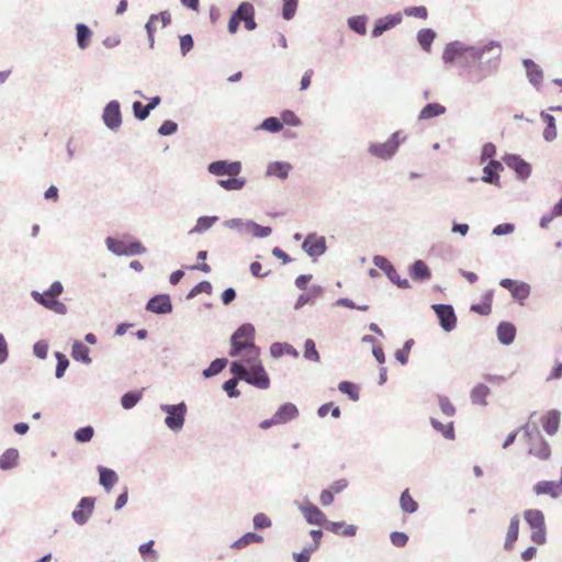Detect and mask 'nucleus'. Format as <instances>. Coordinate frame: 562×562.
<instances>
[{"label": "nucleus", "instance_id": "f257e3e1", "mask_svg": "<svg viewBox=\"0 0 562 562\" xmlns=\"http://www.w3.org/2000/svg\"><path fill=\"white\" fill-rule=\"evenodd\" d=\"M229 372L232 378L222 385V389L229 398H237L240 395V391L237 389L239 381H245L260 390H267L270 386V378L267 372L258 373L257 371L245 369L240 362H231Z\"/></svg>", "mask_w": 562, "mask_h": 562}, {"label": "nucleus", "instance_id": "f03ea898", "mask_svg": "<svg viewBox=\"0 0 562 562\" xmlns=\"http://www.w3.org/2000/svg\"><path fill=\"white\" fill-rule=\"evenodd\" d=\"M231 349L228 355L231 357H238L243 352L245 356L238 360H233L232 362H240L243 363V368L260 372H267L261 360H260V348L255 345L254 341H241V340H233L229 339Z\"/></svg>", "mask_w": 562, "mask_h": 562}, {"label": "nucleus", "instance_id": "7ed1b4c3", "mask_svg": "<svg viewBox=\"0 0 562 562\" xmlns=\"http://www.w3.org/2000/svg\"><path fill=\"white\" fill-rule=\"evenodd\" d=\"M502 48L496 41H490L485 45L471 48V57L479 61V68L488 74L497 70L501 60Z\"/></svg>", "mask_w": 562, "mask_h": 562}, {"label": "nucleus", "instance_id": "20e7f679", "mask_svg": "<svg viewBox=\"0 0 562 562\" xmlns=\"http://www.w3.org/2000/svg\"><path fill=\"white\" fill-rule=\"evenodd\" d=\"M297 505L299 510L304 516L306 522L313 526H324L327 531L333 533H339V528L345 525V521H330L327 519L326 515L313 503L310 501H304L302 504L299 502H294Z\"/></svg>", "mask_w": 562, "mask_h": 562}, {"label": "nucleus", "instance_id": "39448f33", "mask_svg": "<svg viewBox=\"0 0 562 562\" xmlns=\"http://www.w3.org/2000/svg\"><path fill=\"white\" fill-rule=\"evenodd\" d=\"M406 138L407 135L403 131H396L392 133L384 143H370L368 153L379 159L390 160L396 155L401 144H403Z\"/></svg>", "mask_w": 562, "mask_h": 562}, {"label": "nucleus", "instance_id": "423d86ee", "mask_svg": "<svg viewBox=\"0 0 562 562\" xmlns=\"http://www.w3.org/2000/svg\"><path fill=\"white\" fill-rule=\"evenodd\" d=\"M159 408L162 413L166 414L164 420L166 427L176 434L181 431L184 426L186 416L188 413V406L186 402L181 401L177 404H160Z\"/></svg>", "mask_w": 562, "mask_h": 562}, {"label": "nucleus", "instance_id": "0eeeda50", "mask_svg": "<svg viewBox=\"0 0 562 562\" xmlns=\"http://www.w3.org/2000/svg\"><path fill=\"white\" fill-rule=\"evenodd\" d=\"M524 518L531 530V541L538 546L544 544L547 542V527L543 513L540 509H526Z\"/></svg>", "mask_w": 562, "mask_h": 562}, {"label": "nucleus", "instance_id": "6e6552de", "mask_svg": "<svg viewBox=\"0 0 562 562\" xmlns=\"http://www.w3.org/2000/svg\"><path fill=\"white\" fill-rule=\"evenodd\" d=\"M105 245L109 251L116 256H136L146 252V247L136 238L131 237L130 243L117 239L115 237H106Z\"/></svg>", "mask_w": 562, "mask_h": 562}, {"label": "nucleus", "instance_id": "1a4fd4ad", "mask_svg": "<svg viewBox=\"0 0 562 562\" xmlns=\"http://www.w3.org/2000/svg\"><path fill=\"white\" fill-rule=\"evenodd\" d=\"M373 265L384 272L390 282L400 289H411L412 285L407 279H402L397 273L394 265L384 256L375 255L372 259Z\"/></svg>", "mask_w": 562, "mask_h": 562}, {"label": "nucleus", "instance_id": "9d476101", "mask_svg": "<svg viewBox=\"0 0 562 562\" xmlns=\"http://www.w3.org/2000/svg\"><path fill=\"white\" fill-rule=\"evenodd\" d=\"M243 165L238 160L220 159L207 165V171L216 177L239 176Z\"/></svg>", "mask_w": 562, "mask_h": 562}, {"label": "nucleus", "instance_id": "9b49d317", "mask_svg": "<svg viewBox=\"0 0 562 562\" xmlns=\"http://www.w3.org/2000/svg\"><path fill=\"white\" fill-rule=\"evenodd\" d=\"M95 498L92 496H83L79 499L75 509L71 513V518L79 525H86L94 510Z\"/></svg>", "mask_w": 562, "mask_h": 562}, {"label": "nucleus", "instance_id": "f8f14e48", "mask_svg": "<svg viewBox=\"0 0 562 562\" xmlns=\"http://www.w3.org/2000/svg\"><path fill=\"white\" fill-rule=\"evenodd\" d=\"M432 310L439 321L442 330L450 333L457 326V315L454 308L450 304H434Z\"/></svg>", "mask_w": 562, "mask_h": 562}, {"label": "nucleus", "instance_id": "ddd939ff", "mask_svg": "<svg viewBox=\"0 0 562 562\" xmlns=\"http://www.w3.org/2000/svg\"><path fill=\"white\" fill-rule=\"evenodd\" d=\"M102 121L111 131H117L122 125L121 104L117 100H111L105 104L102 112Z\"/></svg>", "mask_w": 562, "mask_h": 562}, {"label": "nucleus", "instance_id": "4468645a", "mask_svg": "<svg viewBox=\"0 0 562 562\" xmlns=\"http://www.w3.org/2000/svg\"><path fill=\"white\" fill-rule=\"evenodd\" d=\"M499 285L510 292L512 297L520 305L530 295L531 288L524 281L504 278L499 281Z\"/></svg>", "mask_w": 562, "mask_h": 562}, {"label": "nucleus", "instance_id": "2eb2a0df", "mask_svg": "<svg viewBox=\"0 0 562 562\" xmlns=\"http://www.w3.org/2000/svg\"><path fill=\"white\" fill-rule=\"evenodd\" d=\"M504 164L513 169L520 181H526L531 175V165L517 154H506L503 157Z\"/></svg>", "mask_w": 562, "mask_h": 562}, {"label": "nucleus", "instance_id": "dca6fc26", "mask_svg": "<svg viewBox=\"0 0 562 562\" xmlns=\"http://www.w3.org/2000/svg\"><path fill=\"white\" fill-rule=\"evenodd\" d=\"M302 249L312 258L321 257L327 250L326 238L316 233H310L304 238Z\"/></svg>", "mask_w": 562, "mask_h": 562}, {"label": "nucleus", "instance_id": "f3484780", "mask_svg": "<svg viewBox=\"0 0 562 562\" xmlns=\"http://www.w3.org/2000/svg\"><path fill=\"white\" fill-rule=\"evenodd\" d=\"M147 312L167 315L172 312V302L169 294L160 293L151 296L145 306Z\"/></svg>", "mask_w": 562, "mask_h": 562}, {"label": "nucleus", "instance_id": "a211bd4d", "mask_svg": "<svg viewBox=\"0 0 562 562\" xmlns=\"http://www.w3.org/2000/svg\"><path fill=\"white\" fill-rule=\"evenodd\" d=\"M471 48H474V46L465 45L460 41L451 42L445 47L442 60L447 65L452 64L467 53L471 55Z\"/></svg>", "mask_w": 562, "mask_h": 562}, {"label": "nucleus", "instance_id": "6ab92c4d", "mask_svg": "<svg viewBox=\"0 0 562 562\" xmlns=\"http://www.w3.org/2000/svg\"><path fill=\"white\" fill-rule=\"evenodd\" d=\"M402 19H403V16H402L401 12L387 14L385 16L378 19L374 22V25H373V29L371 32L372 37H380L384 32H386V31L393 29L394 26H396L397 24H400L402 22Z\"/></svg>", "mask_w": 562, "mask_h": 562}, {"label": "nucleus", "instance_id": "aec40b11", "mask_svg": "<svg viewBox=\"0 0 562 562\" xmlns=\"http://www.w3.org/2000/svg\"><path fill=\"white\" fill-rule=\"evenodd\" d=\"M32 299L40 305L44 306L45 308L53 311L54 313L58 315H65L67 314V306L60 302L59 300L45 297V294H42L41 292L33 290L31 291Z\"/></svg>", "mask_w": 562, "mask_h": 562}, {"label": "nucleus", "instance_id": "412c9836", "mask_svg": "<svg viewBox=\"0 0 562 562\" xmlns=\"http://www.w3.org/2000/svg\"><path fill=\"white\" fill-rule=\"evenodd\" d=\"M408 274L413 281L420 283L431 279V270L422 259H416L408 266Z\"/></svg>", "mask_w": 562, "mask_h": 562}, {"label": "nucleus", "instance_id": "4be33fe9", "mask_svg": "<svg viewBox=\"0 0 562 562\" xmlns=\"http://www.w3.org/2000/svg\"><path fill=\"white\" fill-rule=\"evenodd\" d=\"M503 170V164L496 159H492L483 167L481 180L485 183L501 187L499 172Z\"/></svg>", "mask_w": 562, "mask_h": 562}, {"label": "nucleus", "instance_id": "5701e85b", "mask_svg": "<svg viewBox=\"0 0 562 562\" xmlns=\"http://www.w3.org/2000/svg\"><path fill=\"white\" fill-rule=\"evenodd\" d=\"M532 490L537 495H549L552 498H559L562 495V484L559 481H539Z\"/></svg>", "mask_w": 562, "mask_h": 562}, {"label": "nucleus", "instance_id": "b1692460", "mask_svg": "<svg viewBox=\"0 0 562 562\" xmlns=\"http://www.w3.org/2000/svg\"><path fill=\"white\" fill-rule=\"evenodd\" d=\"M522 66L526 69L528 81L535 87L539 88L543 79V70L532 59H522Z\"/></svg>", "mask_w": 562, "mask_h": 562}, {"label": "nucleus", "instance_id": "393cba45", "mask_svg": "<svg viewBox=\"0 0 562 562\" xmlns=\"http://www.w3.org/2000/svg\"><path fill=\"white\" fill-rule=\"evenodd\" d=\"M250 7L251 2H240L238 8L232 13L227 25L229 33L235 34L238 31L240 23L245 22L246 13H248Z\"/></svg>", "mask_w": 562, "mask_h": 562}, {"label": "nucleus", "instance_id": "a878e982", "mask_svg": "<svg viewBox=\"0 0 562 562\" xmlns=\"http://www.w3.org/2000/svg\"><path fill=\"white\" fill-rule=\"evenodd\" d=\"M496 335L502 345L509 346L516 338V327L513 323L503 321L497 325Z\"/></svg>", "mask_w": 562, "mask_h": 562}, {"label": "nucleus", "instance_id": "bb28decb", "mask_svg": "<svg viewBox=\"0 0 562 562\" xmlns=\"http://www.w3.org/2000/svg\"><path fill=\"white\" fill-rule=\"evenodd\" d=\"M291 170L292 165L288 161H272L267 166L266 177H276L280 180H285Z\"/></svg>", "mask_w": 562, "mask_h": 562}, {"label": "nucleus", "instance_id": "cd10ccee", "mask_svg": "<svg viewBox=\"0 0 562 562\" xmlns=\"http://www.w3.org/2000/svg\"><path fill=\"white\" fill-rule=\"evenodd\" d=\"M97 471L99 473V484L106 491H111L119 481L117 473L104 465H98Z\"/></svg>", "mask_w": 562, "mask_h": 562}, {"label": "nucleus", "instance_id": "c85d7f7f", "mask_svg": "<svg viewBox=\"0 0 562 562\" xmlns=\"http://www.w3.org/2000/svg\"><path fill=\"white\" fill-rule=\"evenodd\" d=\"M299 416V408L293 403H283L281 404L277 412L274 413V417L279 424H286Z\"/></svg>", "mask_w": 562, "mask_h": 562}, {"label": "nucleus", "instance_id": "c756f323", "mask_svg": "<svg viewBox=\"0 0 562 562\" xmlns=\"http://www.w3.org/2000/svg\"><path fill=\"white\" fill-rule=\"evenodd\" d=\"M561 413L558 409H551L547 412L542 417L543 430L549 435L553 436L558 432L560 427Z\"/></svg>", "mask_w": 562, "mask_h": 562}, {"label": "nucleus", "instance_id": "7c9ffc66", "mask_svg": "<svg viewBox=\"0 0 562 562\" xmlns=\"http://www.w3.org/2000/svg\"><path fill=\"white\" fill-rule=\"evenodd\" d=\"M70 355L74 360L83 364H90L92 362L89 347L80 340H74Z\"/></svg>", "mask_w": 562, "mask_h": 562}, {"label": "nucleus", "instance_id": "2f4dec72", "mask_svg": "<svg viewBox=\"0 0 562 562\" xmlns=\"http://www.w3.org/2000/svg\"><path fill=\"white\" fill-rule=\"evenodd\" d=\"M446 112L447 109L445 105L438 102H430L422 108L417 119L418 121H427L443 115Z\"/></svg>", "mask_w": 562, "mask_h": 562}, {"label": "nucleus", "instance_id": "473e14b6", "mask_svg": "<svg viewBox=\"0 0 562 562\" xmlns=\"http://www.w3.org/2000/svg\"><path fill=\"white\" fill-rule=\"evenodd\" d=\"M519 524H520L519 516L514 515L509 520V526H508V530H507L505 542H504V549L506 551H510L514 548V544L518 539Z\"/></svg>", "mask_w": 562, "mask_h": 562}, {"label": "nucleus", "instance_id": "72a5a7b5", "mask_svg": "<svg viewBox=\"0 0 562 562\" xmlns=\"http://www.w3.org/2000/svg\"><path fill=\"white\" fill-rule=\"evenodd\" d=\"M20 458L19 450L15 448H8L1 456H0V469L2 471H9L12 470L18 465Z\"/></svg>", "mask_w": 562, "mask_h": 562}, {"label": "nucleus", "instance_id": "f704fd0d", "mask_svg": "<svg viewBox=\"0 0 562 562\" xmlns=\"http://www.w3.org/2000/svg\"><path fill=\"white\" fill-rule=\"evenodd\" d=\"M324 292V288L322 285H318V284H313L307 292L305 293H302L301 295H299L295 304H294V308L295 310H301L304 305H306L307 303L312 302L314 299L321 296Z\"/></svg>", "mask_w": 562, "mask_h": 562}, {"label": "nucleus", "instance_id": "c9c22d12", "mask_svg": "<svg viewBox=\"0 0 562 562\" xmlns=\"http://www.w3.org/2000/svg\"><path fill=\"white\" fill-rule=\"evenodd\" d=\"M92 31L85 23L76 24V42L80 49H86L91 43Z\"/></svg>", "mask_w": 562, "mask_h": 562}, {"label": "nucleus", "instance_id": "e433bc0d", "mask_svg": "<svg viewBox=\"0 0 562 562\" xmlns=\"http://www.w3.org/2000/svg\"><path fill=\"white\" fill-rule=\"evenodd\" d=\"M540 117L546 123V127L543 130V138L546 142L551 143L557 138L555 117L544 111H541Z\"/></svg>", "mask_w": 562, "mask_h": 562}, {"label": "nucleus", "instance_id": "4c0bfd02", "mask_svg": "<svg viewBox=\"0 0 562 562\" xmlns=\"http://www.w3.org/2000/svg\"><path fill=\"white\" fill-rule=\"evenodd\" d=\"M528 452L542 461L549 460L551 457L550 445L542 436H539L538 443L532 445Z\"/></svg>", "mask_w": 562, "mask_h": 562}, {"label": "nucleus", "instance_id": "58836bf2", "mask_svg": "<svg viewBox=\"0 0 562 562\" xmlns=\"http://www.w3.org/2000/svg\"><path fill=\"white\" fill-rule=\"evenodd\" d=\"M270 353L273 358H280L284 355L293 358L299 357V351L289 342H273L270 346Z\"/></svg>", "mask_w": 562, "mask_h": 562}, {"label": "nucleus", "instance_id": "ea45409f", "mask_svg": "<svg viewBox=\"0 0 562 562\" xmlns=\"http://www.w3.org/2000/svg\"><path fill=\"white\" fill-rule=\"evenodd\" d=\"M491 393V390L484 383L476 384L470 393V398L473 404H477L481 406H486L487 401L486 397Z\"/></svg>", "mask_w": 562, "mask_h": 562}, {"label": "nucleus", "instance_id": "a19ab883", "mask_svg": "<svg viewBox=\"0 0 562 562\" xmlns=\"http://www.w3.org/2000/svg\"><path fill=\"white\" fill-rule=\"evenodd\" d=\"M247 183L246 178L238 176H229L227 179H218L217 184L226 191H239Z\"/></svg>", "mask_w": 562, "mask_h": 562}, {"label": "nucleus", "instance_id": "79ce46f5", "mask_svg": "<svg viewBox=\"0 0 562 562\" xmlns=\"http://www.w3.org/2000/svg\"><path fill=\"white\" fill-rule=\"evenodd\" d=\"M261 542H263V537L262 536H260V535H258L256 532L249 531V532L244 533L236 541H234L231 544V548L232 549H236V550H240V549H244V548L248 547L251 543H261Z\"/></svg>", "mask_w": 562, "mask_h": 562}, {"label": "nucleus", "instance_id": "37998d69", "mask_svg": "<svg viewBox=\"0 0 562 562\" xmlns=\"http://www.w3.org/2000/svg\"><path fill=\"white\" fill-rule=\"evenodd\" d=\"M218 221V216L216 215H204L200 216L196 220L195 225L190 229L189 234H203L209 231L216 222Z\"/></svg>", "mask_w": 562, "mask_h": 562}, {"label": "nucleus", "instance_id": "c03bdc74", "mask_svg": "<svg viewBox=\"0 0 562 562\" xmlns=\"http://www.w3.org/2000/svg\"><path fill=\"white\" fill-rule=\"evenodd\" d=\"M255 327L250 323H245L240 325L231 336L233 340H241L244 341H254L255 339Z\"/></svg>", "mask_w": 562, "mask_h": 562}, {"label": "nucleus", "instance_id": "a18cd8bd", "mask_svg": "<svg viewBox=\"0 0 562 562\" xmlns=\"http://www.w3.org/2000/svg\"><path fill=\"white\" fill-rule=\"evenodd\" d=\"M430 425L437 432H440L443 436V438L448 440H453L456 438L453 422H450L445 425L438 419L430 417Z\"/></svg>", "mask_w": 562, "mask_h": 562}, {"label": "nucleus", "instance_id": "49530a36", "mask_svg": "<svg viewBox=\"0 0 562 562\" xmlns=\"http://www.w3.org/2000/svg\"><path fill=\"white\" fill-rule=\"evenodd\" d=\"M272 232L270 226H262L252 220H246V233L257 238H266Z\"/></svg>", "mask_w": 562, "mask_h": 562}, {"label": "nucleus", "instance_id": "de8ad7c7", "mask_svg": "<svg viewBox=\"0 0 562 562\" xmlns=\"http://www.w3.org/2000/svg\"><path fill=\"white\" fill-rule=\"evenodd\" d=\"M492 300H493V293H492V291H488L483 294L482 302L472 304L470 310L474 313L482 315V316H486L492 311Z\"/></svg>", "mask_w": 562, "mask_h": 562}, {"label": "nucleus", "instance_id": "09e8293b", "mask_svg": "<svg viewBox=\"0 0 562 562\" xmlns=\"http://www.w3.org/2000/svg\"><path fill=\"white\" fill-rule=\"evenodd\" d=\"M227 363L226 358H216L202 371V375L205 379H211L220 374L226 368Z\"/></svg>", "mask_w": 562, "mask_h": 562}, {"label": "nucleus", "instance_id": "8fccbe9b", "mask_svg": "<svg viewBox=\"0 0 562 562\" xmlns=\"http://www.w3.org/2000/svg\"><path fill=\"white\" fill-rule=\"evenodd\" d=\"M368 16L364 14L350 16L347 21L348 27L359 35L367 33Z\"/></svg>", "mask_w": 562, "mask_h": 562}, {"label": "nucleus", "instance_id": "3c124183", "mask_svg": "<svg viewBox=\"0 0 562 562\" xmlns=\"http://www.w3.org/2000/svg\"><path fill=\"white\" fill-rule=\"evenodd\" d=\"M436 38V32L432 29H422L417 33V42L425 52H430L431 44Z\"/></svg>", "mask_w": 562, "mask_h": 562}, {"label": "nucleus", "instance_id": "603ef678", "mask_svg": "<svg viewBox=\"0 0 562 562\" xmlns=\"http://www.w3.org/2000/svg\"><path fill=\"white\" fill-rule=\"evenodd\" d=\"M338 390L340 393L347 395L352 402H357L360 398V389L351 381L339 382Z\"/></svg>", "mask_w": 562, "mask_h": 562}, {"label": "nucleus", "instance_id": "864d4df0", "mask_svg": "<svg viewBox=\"0 0 562 562\" xmlns=\"http://www.w3.org/2000/svg\"><path fill=\"white\" fill-rule=\"evenodd\" d=\"M400 506L404 513L414 514L418 509V503L411 496L409 491L406 488L400 496Z\"/></svg>", "mask_w": 562, "mask_h": 562}, {"label": "nucleus", "instance_id": "5fc2aeb1", "mask_svg": "<svg viewBox=\"0 0 562 562\" xmlns=\"http://www.w3.org/2000/svg\"><path fill=\"white\" fill-rule=\"evenodd\" d=\"M303 357L305 360L318 363L321 361L319 352L313 339L307 338L304 341Z\"/></svg>", "mask_w": 562, "mask_h": 562}, {"label": "nucleus", "instance_id": "6e6d98bb", "mask_svg": "<svg viewBox=\"0 0 562 562\" xmlns=\"http://www.w3.org/2000/svg\"><path fill=\"white\" fill-rule=\"evenodd\" d=\"M257 128L273 134L279 133L282 130V122L280 117L268 116L260 123V125Z\"/></svg>", "mask_w": 562, "mask_h": 562}, {"label": "nucleus", "instance_id": "4d7b16f0", "mask_svg": "<svg viewBox=\"0 0 562 562\" xmlns=\"http://www.w3.org/2000/svg\"><path fill=\"white\" fill-rule=\"evenodd\" d=\"M142 398V393L137 391H128L121 396V405L124 409H132Z\"/></svg>", "mask_w": 562, "mask_h": 562}, {"label": "nucleus", "instance_id": "13d9d810", "mask_svg": "<svg viewBox=\"0 0 562 562\" xmlns=\"http://www.w3.org/2000/svg\"><path fill=\"white\" fill-rule=\"evenodd\" d=\"M94 436V428L90 425L78 428L74 432V438L78 443H87Z\"/></svg>", "mask_w": 562, "mask_h": 562}, {"label": "nucleus", "instance_id": "bf43d9fd", "mask_svg": "<svg viewBox=\"0 0 562 562\" xmlns=\"http://www.w3.org/2000/svg\"><path fill=\"white\" fill-rule=\"evenodd\" d=\"M212 289H213V286H212L210 281H207V280L200 281L196 285H194L188 292L186 299L187 300H192V299H194L200 293L211 294L212 293Z\"/></svg>", "mask_w": 562, "mask_h": 562}, {"label": "nucleus", "instance_id": "052dcab7", "mask_svg": "<svg viewBox=\"0 0 562 562\" xmlns=\"http://www.w3.org/2000/svg\"><path fill=\"white\" fill-rule=\"evenodd\" d=\"M55 358L57 360L55 376L57 379H61L65 375V372L68 369L70 362L66 355L60 351L55 352Z\"/></svg>", "mask_w": 562, "mask_h": 562}, {"label": "nucleus", "instance_id": "680f3d73", "mask_svg": "<svg viewBox=\"0 0 562 562\" xmlns=\"http://www.w3.org/2000/svg\"><path fill=\"white\" fill-rule=\"evenodd\" d=\"M132 112L134 117L138 121H145L150 114V111L148 110L146 104H143L140 101L133 102Z\"/></svg>", "mask_w": 562, "mask_h": 562}, {"label": "nucleus", "instance_id": "e2e57ef3", "mask_svg": "<svg viewBox=\"0 0 562 562\" xmlns=\"http://www.w3.org/2000/svg\"><path fill=\"white\" fill-rule=\"evenodd\" d=\"M280 120L282 122V126L285 124V125H289V126L296 127V126H300L302 124L301 119L291 110L282 111Z\"/></svg>", "mask_w": 562, "mask_h": 562}, {"label": "nucleus", "instance_id": "0e129e2a", "mask_svg": "<svg viewBox=\"0 0 562 562\" xmlns=\"http://www.w3.org/2000/svg\"><path fill=\"white\" fill-rule=\"evenodd\" d=\"M254 528L256 530H263L271 527V519L263 513H258L252 517Z\"/></svg>", "mask_w": 562, "mask_h": 562}, {"label": "nucleus", "instance_id": "69168bd1", "mask_svg": "<svg viewBox=\"0 0 562 562\" xmlns=\"http://www.w3.org/2000/svg\"><path fill=\"white\" fill-rule=\"evenodd\" d=\"M178 131V124L172 120H165L158 127V134L160 136H170L176 134Z\"/></svg>", "mask_w": 562, "mask_h": 562}, {"label": "nucleus", "instance_id": "338daca9", "mask_svg": "<svg viewBox=\"0 0 562 562\" xmlns=\"http://www.w3.org/2000/svg\"><path fill=\"white\" fill-rule=\"evenodd\" d=\"M154 544H155L154 540H149L147 542L142 543L139 546V548H138L139 554L144 559H147V557L150 555L151 557V561H156L158 559V554L154 550Z\"/></svg>", "mask_w": 562, "mask_h": 562}, {"label": "nucleus", "instance_id": "774afa93", "mask_svg": "<svg viewBox=\"0 0 562 562\" xmlns=\"http://www.w3.org/2000/svg\"><path fill=\"white\" fill-rule=\"evenodd\" d=\"M438 404L446 416L451 417L456 414V407L447 396L438 395Z\"/></svg>", "mask_w": 562, "mask_h": 562}]
</instances>
